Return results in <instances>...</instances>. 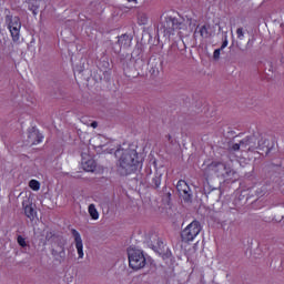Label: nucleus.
Returning <instances> with one entry per match:
<instances>
[{
    "label": "nucleus",
    "mask_w": 284,
    "mask_h": 284,
    "mask_svg": "<svg viewBox=\"0 0 284 284\" xmlns=\"http://www.w3.org/2000/svg\"><path fill=\"white\" fill-rule=\"evenodd\" d=\"M17 243L20 247H28V242H26V239L21 235H18Z\"/></svg>",
    "instance_id": "obj_25"
},
{
    "label": "nucleus",
    "mask_w": 284,
    "mask_h": 284,
    "mask_svg": "<svg viewBox=\"0 0 284 284\" xmlns=\"http://www.w3.org/2000/svg\"><path fill=\"white\" fill-rule=\"evenodd\" d=\"M29 187H31V190H34V192H37L41 189V183H39V181L37 180H31L29 182Z\"/></svg>",
    "instance_id": "obj_23"
},
{
    "label": "nucleus",
    "mask_w": 284,
    "mask_h": 284,
    "mask_svg": "<svg viewBox=\"0 0 284 284\" xmlns=\"http://www.w3.org/2000/svg\"><path fill=\"white\" fill-rule=\"evenodd\" d=\"M129 257V267L131 270H143L145 267L148 260H145V253L139 248H129L128 250Z\"/></svg>",
    "instance_id": "obj_3"
},
{
    "label": "nucleus",
    "mask_w": 284,
    "mask_h": 284,
    "mask_svg": "<svg viewBox=\"0 0 284 284\" xmlns=\"http://www.w3.org/2000/svg\"><path fill=\"white\" fill-rule=\"evenodd\" d=\"M114 154L119 159L118 172L121 176H128L136 172V168H139V153H136V150L119 146Z\"/></svg>",
    "instance_id": "obj_1"
},
{
    "label": "nucleus",
    "mask_w": 284,
    "mask_h": 284,
    "mask_svg": "<svg viewBox=\"0 0 284 284\" xmlns=\"http://www.w3.org/2000/svg\"><path fill=\"white\" fill-rule=\"evenodd\" d=\"M82 168L84 172H94V170H97V162H94L92 159H89L82 162Z\"/></svg>",
    "instance_id": "obj_19"
},
{
    "label": "nucleus",
    "mask_w": 284,
    "mask_h": 284,
    "mask_svg": "<svg viewBox=\"0 0 284 284\" xmlns=\"http://www.w3.org/2000/svg\"><path fill=\"white\" fill-rule=\"evenodd\" d=\"M71 234L74 239L78 256L79 258H83V240L81 239V233H79V231H77L75 229H72Z\"/></svg>",
    "instance_id": "obj_13"
},
{
    "label": "nucleus",
    "mask_w": 284,
    "mask_h": 284,
    "mask_svg": "<svg viewBox=\"0 0 284 284\" xmlns=\"http://www.w3.org/2000/svg\"><path fill=\"white\" fill-rule=\"evenodd\" d=\"M239 150L243 151V145H241V141L240 143H235L230 148V152H239Z\"/></svg>",
    "instance_id": "obj_26"
},
{
    "label": "nucleus",
    "mask_w": 284,
    "mask_h": 284,
    "mask_svg": "<svg viewBox=\"0 0 284 284\" xmlns=\"http://www.w3.org/2000/svg\"><path fill=\"white\" fill-rule=\"evenodd\" d=\"M52 236H54V234H52V232H47V235H45L47 241H50V239H52Z\"/></svg>",
    "instance_id": "obj_31"
},
{
    "label": "nucleus",
    "mask_w": 284,
    "mask_h": 284,
    "mask_svg": "<svg viewBox=\"0 0 284 284\" xmlns=\"http://www.w3.org/2000/svg\"><path fill=\"white\" fill-rule=\"evenodd\" d=\"M258 138L256 135H248L241 140L242 152H254V150H258L256 145Z\"/></svg>",
    "instance_id": "obj_8"
},
{
    "label": "nucleus",
    "mask_w": 284,
    "mask_h": 284,
    "mask_svg": "<svg viewBox=\"0 0 284 284\" xmlns=\"http://www.w3.org/2000/svg\"><path fill=\"white\" fill-rule=\"evenodd\" d=\"M133 65H134L135 70H143V65H144L143 59H141L140 57L136 58L134 60V64Z\"/></svg>",
    "instance_id": "obj_24"
},
{
    "label": "nucleus",
    "mask_w": 284,
    "mask_h": 284,
    "mask_svg": "<svg viewBox=\"0 0 284 284\" xmlns=\"http://www.w3.org/2000/svg\"><path fill=\"white\" fill-rule=\"evenodd\" d=\"M65 245H68V240H65V237L62 236V245L59 246V248H53L52 250V255L53 256H60V258H62V263L63 261H65Z\"/></svg>",
    "instance_id": "obj_17"
},
{
    "label": "nucleus",
    "mask_w": 284,
    "mask_h": 284,
    "mask_svg": "<svg viewBox=\"0 0 284 284\" xmlns=\"http://www.w3.org/2000/svg\"><path fill=\"white\" fill-rule=\"evenodd\" d=\"M203 192L206 196V199H213L215 201H219L221 199V189L220 187H214L210 185V181L205 180L203 184Z\"/></svg>",
    "instance_id": "obj_9"
},
{
    "label": "nucleus",
    "mask_w": 284,
    "mask_h": 284,
    "mask_svg": "<svg viewBox=\"0 0 284 284\" xmlns=\"http://www.w3.org/2000/svg\"><path fill=\"white\" fill-rule=\"evenodd\" d=\"M6 23L13 41H19L21 32V19L19 17L6 16Z\"/></svg>",
    "instance_id": "obj_6"
},
{
    "label": "nucleus",
    "mask_w": 284,
    "mask_h": 284,
    "mask_svg": "<svg viewBox=\"0 0 284 284\" xmlns=\"http://www.w3.org/2000/svg\"><path fill=\"white\" fill-rule=\"evenodd\" d=\"M162 176L163 174L159 172H155L154 174L150 173L146 175V181L149 185H151V187H154L155 190H158V187H161Z\"/></svg>",
    "instance_id": "obj_15"
},
{
    "label": "nucleus",
    "mask_w": 284,
    "mask_h": 284,
    "mask_svg": "<svg viewBox=\"0 0 284 284\" xmlns=\"http://www.w3.org/2000/svg\"><path fill=\"white\" fill-rule=\"evenodd\" d=\"M23 2L28 4V10L32 12L33 17H37V14H39L41 0H23Z\"/></svg>",
    "instance_id": "obj_16"
},
{
    "label": "nucleus",
    "mask_w": 284,
    "mask_h": 284,
    "mask_svg": "<svg viewBox=\"0 0 284 284\" xmlns=\"http://www.w3.org/2000/svg\"><path fill=\"white\" fill-rule=\"evenodd\" d=\"M141 54V49L140 48H135L131 54L132 59H134V57H140Z\"/></svg>",
    "instance_id": "obj_29"
},
{
    "label": "nucleus",
    "mask_w": 284,
    "mask_h": 284,
    "mask_svg": "<svg viewBox=\"0 0 284 284\" xmlns=\"http://www.w3.org/2000/svg\"><path fill=\"white\" fill-rule=\"evenodd\" d=\"M201 230H203L201 222L196 220L191 222L184 230L181 231L182 243H192V241H194V239L201 234Z\"/></svg>",
    "instance_id": "obj_4"
},
{
    "label": "nucleus",
    "mask_w": 284,
    "mask_h": 284,
    "mask_svg": "<svg viewBox=\"0 0 284 284\" xmlns=\"http://www.w3.org/2000/svg\"><path fill=\"white\" fill-rule=\"evenodd\" d=\"M128 1H129V2H132V1H133L134 3H136V0H128Z\"/></svg>",
    "instance_id": "obj_34"
},
{
    "label": "nucleus",
    "mask_w": 284,
    "mask_h": 284,
    "mask_svg": "<svg viewBox=\"0 0 284 284\" xmlns=\"http://www.w3.org/2000/svg\"><path fill=\"white\" fill-rule=\"evenodd\" d=\"M41 141H43V135L39 133L37 128H31L29 130L27 143H29V145H39Z\"/></svg>",
    "instance_id": "obj_12"
},
{
    "label": "nucleus",
    "mask_w": 284,
    "mask_h": 284,
    "mask_svg": "<svg viewBox=\"0 0 284 284\" xmlns=\"http://www.w3.org/2000/svg\"><path fill=\"white\" fill-rule=\"evenodd\" d=\"M227 44H229L227 36H224V40H223L222 45L220 47V49L225 50V47H226Z\"/></svg>",
    "instance_id": "obj_30"
},
{
    "label": "nucleus",
    "mask_w": 284,
    "mask_h": 284,
    "mask_svg": "<svg viewBox=\"0 0 284 284\" xmlns=\"http://www.w3.org/2000/svg\"><path fill=\"white\" fill-rule=\"evenodd\" d=\"M91 128H94V129L99 128V123L97 121H93L91 123Z\"/></svg>",
    "instance_id": "obj_33"
},
{
    "label": "nucleus",
    "mask_w": 284,
    "mask_h": 284,
    "mask_svg": "<svg viewBox=\"0 0 284 284\" xmlns=\"http://www.w3.org/2000/svg\"><path fill=\"white\" fill-rule=\"evenodd\" d=\"M223 51V49L222 48H219V49H216L214 52H213V59L215 60V61H219L220 59H221V52Z\"/></svg>",
    "instance_id": "obj_28"
},
{
    "label": "nucleus",
    "mask_w": 284,
    "mask_h": 284,
    "mask_svg": "<svg viewBox=\"0 0 284 284\" xmlns=\"http://www.w3.org/2000/svg\"><path fill=\"white\" fill-rule=\"evenodd\" d=\"M183 28H185V24L181 22V20L173 17H166L162 22L161 30H163V33L166 37H170L174 34L175 30H183Z\"/></svg>",
    "instance_id": "obj_5"
},
{
    "label": "nucleus",
    "mask_w": 284,
    "mask_h": 284,
    "mask_svg": "<svg viewBox=\"0 0 284 284\" xmlns=\"http://www.w3.org/2000/svg\"><path fill=\"white\" fill-rule=\"evenodd\" d=\"M149 17L146 13H139L138 16V23L139 26H148Z\"/></svg>",
    "instance_id": "obj_22"
},
{
    "label": "nucleus",
    "mask_w": 284,
    "mask_h": 284,
    "mask_svg": "<svg viewBox=\"0 0 284 284\" xmlns=\"http://www.w3.org/2000/svg\"><path fill=\"white\" fill-rule=\"evenodd\" d=\"M22 207L24 210V214L30 221H33L37 212H34V207H32V201H30V197H26L22 201Z\"/></svg>",
    "instance_id": "obj_14"
},
{
    "label": "nucleus",
    "mask_w": 284,
    "mask_h": 284,
    "mask_svg": "<svg viewBox=\"0 0 284 284\" xmlns=\"http://www.w3.org/2000/svg\"><path fill=\"white\" fill-rule=\"evenodd\" d=\"M89 214L93 221H98L99 219V211H97V206L94 204L89 205Z\"/></svg>",
    "instance_id": "obj_21"
},
{
    "label": "nucleus",
    "mask_w": 284,
    "mask_h": 284,
    "mask_svg": "<svg viewBox=\"0 0 284 284\" xmlns=\"http://www.w3.org/2000/svg\"><path fill=\"white\" fill-rule=\"evenodd\" d=\"M166 139H168L169 143L174 144V140L172 139V135L168 134Z\"/></svg>",
    "instance_id": "obj_32"
},
{
    "label": "nucleus",
    "mask_w": 284,
    "mask_h": 284,
    "mask_svg": "<svg viewBox=\"0 0 284 284\" xmlns=\"http://www.w3.org/2000/svg\"><path fill=\"white\" fill-rule=\"evenodd\" d=\"M181 57V48H179V43L174 42L171 44L166 52V58L170 63H174Z\"/></svg>",
    "instance_id": "obj_11"
},
{
    "label": "nucleus",
    "mask_w": 284,
    "mask_h": 284,
    "mask_svg": "<svg viewBox=\"0 0 284 284\" xmlns=\"http://www.w3.org/2000/svg\"><path fill=\"white\" fill-rule=\"evenodd\" d=\"M200 36L202 41H207L214 37V31L210 24L197 26L194 31V37Z\"/></svg>",
    "instance_id": "obj_10"
},
{
    "label": "nucleus",
    "mask_w": 284,
    "mask_h": 284,
    "mask_svg": "<svg viewBox=\"0 0 284 284\" xmlns=\"http://www.w3.org/2000/svg\"><path fill=\"white\" fill-rule=\"evenodd\" d=\"M215 174L219 179H225L226 181H236V171L227 166V164L219 161H213L206 168H204V175L212 176Z\"/></svg>",
    "instance_id": "obj_2"
},
{
    "label": "nucleus",
    "mask_w": 284,
    "mask_h": 284,
    "mask_svg": "<svg viewBox=\"0 0 284 284\" xmlns=\"http://www.w3.org/2000/svg\"><path fill=\"white\" fill-rule=\"evenodd\" d=\"M236 48H239V43L236 44Z\"/></svg>",
    "instance_id": "obj_35"
},
{
    "label": "nucleus",
    "mask_w": 284,
    "mask_h": 284,
    "mask_svg": "<svg viewBox=\"0 0 284 284\" xmlns=\"http://www.w3.org/2000/svg\"><path fill=\"white\" fill-rule=\"evenodd\" d=\"M118 45H120L121 48H130V45H132V37L128 36V34H122L120 37H118Z\"/></svg>",
    "instance_id": "obj_18"
},
{
    "label": "nucleus",
    "mask_w": 284,
    "mask_h": 284,
    "mask_svg": "<svg viewBox=\"0 0 284 284\" xmlns=\"http://www.w3.org/2000/svg\"><path fill=\"white\" fill-rule=\"evenodd\" d=\"M236 34H237V39H240V41H243V39H245V32L243 31L242 27L236 29Z\"/></svg>",
    "instance_id": "obj_27"
},
{
    "label": "nucleus",
    "mask_w": 284,
    "mask_h": 284,
    "mask_svg": "<svg viewBox=\"0 0 284 284\" xmlns=\"http://www.w3.org/2000/svg\"><path fill=\"white\" fill-rule=\"evenodd\" d=\"M176 190L180 196L183 199L184 203H192V190H190V185L187 182L180 180L176 184Z\"/></svg>",
    "instance_id": "obj_7"
},
{
    "label": "nucleus",
    "mask_w": 284,
    "mask_h": 284,
    "mask_svg": "<svg viewBox=\"0 0 284 284\" xmlns=\"http://www.w3.org/2000/svg\"><path fill=\"white\" fill-rule=\"evenodd\" d=\"M257 150H265L266 154L270 152V140L265 138L257 139Z\"/></svg>",
    "instance_id": "obj_20"
}]
</instances>
